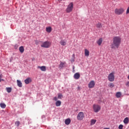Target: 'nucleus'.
Instances as JSON below:
<instances>
[{
	"mask_svg": "<svg viewBox=\"0 0 129 129\" xmlns=\"http://www.w3.org/2000/svg\"><path fill=\"white\" fill-rule=\"evenodd\" d=\"M121 43V38L119 36H115L113 38V42L111 45V49L116 50L118 49V47L120 46Z\"/></svg>",
	"mask_w": 129,
	"mask_h": 129,
	"instance_id": "nucleus-1",
	"label": "nucleus"
},
{
	"mask_svg": "<svg viewBox=\"0 0 129 129\" xmlns=\"http://www.w3.org/2000/svg\"><path fill=\"white\" fill-rule=\"evenodd\" d=\"M93 109L94 112H99L100 109H101V106L97 104H94L93 105Z\"/></svg>",
	"mask_w": 129,
	"mask_h": 129,
	"instance_id": "nucleus-2",
	"label": "nucleus"
},
{
	"mask_svg": "<svg viewBox=\"0 0 129 129\" xmlns=\"http://www.w3.org/2000/svg\"><path fill=\"white\" fill-rule=\"evenodd\" d=\"M51 45H52L51 42L46 41L42 42L41 45V47H42V48H50V47H51Z\"/></svg>",
	"mask_w": 129,
	"mask_h": 129,
	"instance_id": "nucleus-3",
	"label": "nucleus"
},
{
	"mask_svg": "<svg viewBox=\"0 0 129 129\" xmlns=\"http://www.w3.org/2000/svg\"><path fill=\"white\" fill-rule=\"evenodd\" d=\"M124 12V9L123 8H119V9H116L115 10L114 13L115 15H122Z\"/></svg>",
	"mask_w": 129,
	"mask_h": 129,
	"instance_id": "nucleus-4",
	"label": "nucleus"
},
{
	"mask_svg": "<svg viewBox=\"0 0 129 129\" xmlns=\"http://www.w3.org/2000/svg\"><path fill=\"white\" fill-rule=\"evenodd\" d=\"M108 80L110 82H113L114 81V73H111L109 74Z\"/></svg>",
	"mask_w": 129,
	"mask_h": 129,
	"instance_id": "nucleus-5",
	"label": "nucleus"
},
{
	"mask_svg": "<svg viewBox=\"0 0 129 129\" xmlns=\"http://www.w3.org/2000/svg\"><path fill=\"white\" fill-rule=\"evenodd\" d=\"M84 113H83V112H80L77 117L78 120H83V118H84Z\"/></svg>",
	"mask_w": 129,
	"mask_h": 129,
	"instance_id": "nucleus-6",
	"label": "nucleus"
},
{
	"mask_svg": "<svg viewBox=\"0 0 129 129\" xmlns=\"http://www.w3.org/2000/svg\"><path fill=\"white\" fill-rule=\"evenodd\" d=\"M73 10V3H70L67 8V13H71Z\"/></svg>",
	"mask_w": 129,
	"mask_h": 129,
	"instance_id": "nucleus-7",
	"label": "nucleus"
},
{
	"mask_svg": "<svg viewBox=\"0 0 129 129\" xmlns=\"http://www.w3.org/2000/svg\"><path fill=\"white\" fill-rule=\"evenodd\" d=\"M95 86V82L94 81H91L88 84L89 88H93Z\"/></svg>",
	"mask_w": 129,
	"mask_h": 129,
	"instance_id": "nucleus-8",
	"label": "nucleus"
},
{
	"mask_svg": "<svg viewBox=\"0 0 129 129\" xmlns=\"http://www.w3.org/2000/svg\"><path fill=\"white\" fill-rule=\"evenodd\" d=\"M74 78L76 80L79 79L80 78V74L79 73H76L74 75Z\"/></svg>",
	"mask_w": 129,
	"mask_h": 129,
	"instance_id": "nucleus-9",
	"label": "nucleus"
},
{
	"mask_svg": "<svg viewBox=\"0 0 129 129\" xmlns=\"http://www.w3.org/2000/svg\"><path fill=\"white\" fill-rule=\"evenodd\" d=\"M37 68L38 69H40V70L41 71H43V72H45V71H46V67L45 66H41V67L38 66Z\"/></svg>",
	"mask_w": 129,
	"mask_h": 129,
	"instance_id": "nucleus-10",
	"label": "nucleus"
},
{
	"mask_svg": "<svg viewBox=\"0 0 129 129\" xmlns=\"http://www.w3.org/2000/svg\"><path fill=\"white\" fill-rule=\"evenodd\" d=\"M30 82H32V79H31V78H27L25 80V83L26 84H29V83H30Z\"/></svg>",
	"mask_w": 129,
	"mask_h": 129,
	"instance_id": "nucleus-11",
	"label": "nucleus"
},
{
	"mask_svg": "<svg viewBox=\"0 0 129 129\" xmlns=\"http://www.w3.org/2000/svg\"><path fill=\"white\" fill-rule=\"evenodd\" d=\"M46 31L47 33H51V32H52V27H51L50 26L46 27Z\"/></svg>",
	"mask_w": 129,
	"mask_h": 129,
	"instance_id": "nucleus-12",
	"label": "nucleus"
},
{
	"mask_svg": "<svg viewBox=\"0 0 129 129\" xmlns=\"http://www.w3.org/2000/svg\"><path fill=\"white\" fill-rule=\"evenodd\" d=\"M65 64H66V62H60V64L58 66V68L60 69H62V68H63V67H64V66L65 65Z\"/></svg>",
	"mask_w": 129,
	"mask_h": 129,
	"instance_id": "nucleus-13",
	"label": "nucleus"
},
{
	"mask_svg": "<svg viewBox=\"0 0 129 129\" xmlns=\"http://www.w3.org/2000/svg\"><path fill=\"white\" fill-rule=\"evenodd\" d=\"M97 44H98V45L99 46L101 45V44H102V38H99V39L98 41H97Z\"/></svg>",
	"mask_w": 129,
	"mask_h": 129,
	"instance_id": "nucleus-14",
	"label": "nucleus"
},
{
	"mask_svg": "<svg viewBox=\"0 0 129 129\" xmlns=\"http://www.w3.org/2000/svg\"><path fill=\"white\" fill-rule=\"evenodd\" d=\"M85 56L88 57L89 56V50L87 49H85Z\"/></svg>",
	"mask_w": 129,
	"mask_h": 129,
	"instance_id": "nucleus-15",
	"label": "nucleus"
},
{
	"mask_svg": "<svg viewBox=\"0 0 129 129\" xmlns=\"http://www.w3.org/2000/svg\"><path fill=\"white\" fill-rule=\"evenodd\" d=\"M17 85L19 86V87H23V84H22V82L19 81V80H17Z\"/></svg>",
	"mask_w": 129,
	"mask_h": 129,
	"instance_id": "nucleus-16",
	"label": "nucleus"
},
{
	"mask_svg": "<svg viewBox=\"0 0 129 129\" xmlns=\"http://www.w3.org/2000/svg\"><path fill=\"white\" fill-rule=\"evenodd\" d=\"M70 122H71V120L70 119L68 118L65 120V124L67 125L70 124Z\"/></svg>",
	"mask_w": 129,
	"mask_h": 129,
	"instance_id": "nucleus-17",
	"label": "nucleus"
},
{
	"mask_svg": "<svg viewBox=\"0 0 129 129\" xmlns=\"http://www.w3.org/2000/svg\"><path fill=\"white\" fill-rule=\"evenodd\" d=\"M59 43L61 46H65L67 44L66 41H64V40H61Z\"/></svg>",
	"mask_w": 129,
	"mask_h": 129,
	"instance_id": "nucleus-18",
	"label": "nucleus"
},
{
	"mask_svg": "<svg viewBox=\"0 0 129 129\" xmlns=\"http://www.w3.org/2000/svg\"><path fill=\"white\" fill-rule=\"evenodd\" d=\"M19 51L20 53H24V51H25V48H24V46H20L19 47Z\"/></svg>",
	"mask_w": 129,
	"mask_h": 129,
	"instance_id": "nucleus-19",
	"label": "nucleus"
},
{
	"mask_svg": "<svg viewBox=\"0 0 129 129\" xmlns=\"http://www.w3.org/2000/svg\"><path fill=\"white\" fill-rule=\"evenodd\" d=\"M96 28H98V29H100V28H102V25H101V23H98L96 25Z\"/></svg>",
	"mask_w": 129,
	"mask_h": 129,
	"instance_id": "nucleus-20",
	"label": "nucleus"
},
{
	"mask_svg": "<svg viewBox=\"0 0 129 129\" xmlns=\"http://www.w3.org/2000/svg\"><path fill=\"white\" fill-rule=\"evenodd\" d=\"M123 122L125 124H127L128 123V117H126L123 120Z\"/></svg>",
	"mask_w": 129,
	"mask_h": 129,
	"instance_id": "nucleus-21",
	"label": "nucleus"
},
{
	"mask_svg": "<svg viewBox=\"0 0 129 129\" xmlns=\"http://www.w3.org/2000/svg\"><path fill=\"white\" fill-rule=\"evenodd\" d=\"M120 96H121V93H120V92H118L116 93V97H117V98H119Z\"/></svg>",
	"mask_w": 129,
	"mask_h": 129,
	"instance_id": "nucleus-22",
	"label": "nucleus"
},
{
	"mask_svg": "<svg viewBox=\"0 0 129 129\" xmlns=\"http://www.w3.org/2000/svg\"><path fill=\"white\" fill-rule=\"evenodd\" d=\"M61 101L60 100H58L55 102V105L56 106H60L61 105Z\"/></svg>",
	"mask_w": 129,
	"mask_h": 129,
	"instance_id": "nucleus-23",
	"label": "nucleus"
},
{
	"mask_svg": "<svg viewBox=\"0 0 129 129\" xmlns=\"http://www.w3.org/2000/svg\"><path fill=\"white\" fill-rule=\"evenodd\" d=\"M95 122H96V119H92L91 121V125H93V124H95Z\"/></svg>",
	"mask_w": 129,
	"mask_h": 129,
	"instance_id": "nucleus-24",
	"label": "nucleus"
},
{
	"mask_svg": "<svg viewBox=\"0 0 129 129\" xmlns=\"http://www.w3.org/2000/svg\"><path fill=\"white\" fill-rule=\"evenodd\" d=\"M108 86L109 87H110V88H113V87H114V84H113V83H110L108 84Z\"/></svg>",
	"mask_w": 129,
	"mask_h": 129,
	"instance_id": "nucleus-25",
	"label": "nucleus"
},
{
	"mask_svg": "<svg viewBox=\"0 0 129 129\" xmlns=\"http://www.w3.org/2000/svg\"><path fill=\"white\" fill-rule=\"evenodd\" d=\"M6 90L8 93L12 92V88H6Z\"/></svg>",
	"mask_w": 129,
	"mask_h": 129,
	"instance_id": "nucleus-26",
	"label": "nucleus"
},
{
	"mask_svg": "<svg viewBox=\"0 0 129 129\" xmlns=\"http://www.w3.org/2000/svg\"><path fill=\"white\" fill-rule=\"evenodd\" d=\"M0 106L2 107V108H6V104L5 103H1L0 104Z\"/></svg>",
	"mask_w": 129,
	"mask_h": 129,
	"instance_id": "nucleus-27",
	"label": "nucleus"
},
{
	"mask_svg": "<svg viewBox=\"0 0 129 129\" xmlns=\"http://www.w3.org/2000/svg\"><path fill=\"white\" fill-rule=\"evenodd\" d=\"M57 95H58V98L59 99H61V98H62V97H63V95H62V94L58 93L57 94Z\"/></svg>",
	"mask_w": 129,
	"mask_h": 129,
	"instance_id": "nucleus-28",
	"label": "nucleus"
},
{
	"mask_svg": "<svg viewBox=\"0 0 129 129\" xmlns=\"http://www.w3.org/2000/svg\"><path fill=\"white\" fill-rule=\"evenodd\" d=\"M20 124V121H17L15 122V125L17 126H19Z\"/></svg>",
	"mask_w": 129,
	"mask_h": 129,
	"instance_id": "nucleus-29",
	"label": "nucleus"
},
{
	"mask_svg": "<svg viewBox=\"0 0 129 129\" xmlns=\"http://www.w3.org/2000/svg\"><path fill=\"white\" fill-rule=\"evenodd\" d=\"M3 77V75H0V82H2V81H5V80L2 78Z\"/></svg>",
	"mask_w": 129,
	"mask_h": 129,
	"instance_id": "nucleus-30",
	"label": "nucleus"
},
{
	"mask_svg": "<svg viewBox=\"0 0 129 129\" xmlns=\"http://www.w3.org/2000/svg\"><path fill=\"white\" fill-rule=\"evenodd\" d=\"M122 127H123V125L122 124H120L118 126L119 129H122Z\"/></svg>",
	"mask_w": 129,
	"mask_h": 129,
	"instance_id": "nucleus-31",
	"label": "nucleus"
},
{
	"mask_svg": "<svg viewBox=\"0 0 129 129\" xmlns=\"http://www.w3.org/2000/svg\"><path fill=\"white\" fill-rule=\"evenodd\" d=\"M126 15H127V14H129V7H128V8L126 10Z\"/></svg>",
	"mask_w": 129,
	"mask_h": 129,
	"instance_id": "nucleus-32",
	"label": "nucleus"
},
{
	"mask_svg": "<svg viewBox=\"0 0 129 129\" xmlns=\"http://www.w3.org/2000/svg\"><path fill=\"white\" fill-rule=\"evenodd\" d=\"M53 100H55V101H57V100H58V99L57 98V97H54L53 98Z\"/></svg>",
	"mask_w": 129,
	"mask_h": 129,
	"instance_id": "nucleus-33",
	"label": "nucleus"
},
{
	"mask_svg": "<svg viewBox=\"0 0 129 129\" xmlns=\"http://www.w3.org/2000/svg\"><path fill=\"white\" fill-rule=\"evenodd\" d=\"M126 86L129 87V81L127 82L126 83Z\"/></svg>",
	"mask_w": 129,
	"mask_h": 129,
	"instance_id": "nucleus-34",
	"label": "nucleus"
},
{
	"mask_svg": "<svg viewBox=\"0 0 129 129\" xmlns=\"http://www.w3.org/2000/svg\"><path fill=\"white\" fill-rule=\"evenodd\" d=\"M104 129H109V128L106 127V128H104Z\"/></svg>",
	"mask_w": 129,
	"mask_h": 129,
	"instance_id": "nucleus-35",
	"label": "nucleus"
},
{
	"mask_svg": "<svg viewBox=\"0 0 129 129\" xmlns=\"http://www.w3.org/2000/svg\"><path fill=\"white\" fill-rule=\"evenodd\" d=\"M59 2H62V0H57Z\"/></svg>",
	"mask_w": 129,
	"mask_h": 129,
	"instance_id": "nucleus-36",
	"label": "nucleus"
},
{
	"mask_svg": "<svg viewBox=\"0 0 129 129\" xmlns=\"http://www.w3.org/2000/svg\"><path fill=\"white\" fill-rule=\"evenodd\" d=\"M127 79H128V80H129V75H128V77H127Z\"/></svg>",
	"mask_w": 129,
	"mask_h": 129,
	"instance_id": "nucleus-37",
	"label": "nucleus"
},
{
	"mask_svg": "<svg viewBox=\"0 0 129 129\" xmlns=\"http://www.w3.org/2000/svg\"><path fill=\"white\" fill-rule=\"evenodd\" d=\"M114 1H115V0H114Z\"/></svg>",
	"mask_w": 129,
	"mask_h": 129,
	"instance_id": "nucleus-38",
	"label": "nucleus"
}]
</instances>
